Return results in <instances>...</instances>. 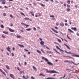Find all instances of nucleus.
<instances>
[{
	"label": "nucleus",
	"mask_w": 79,
	"mask_h": 79,
	"mask_svg": "<svg viewBox=\"0 0 79 79\" xmlns=\"http://www.w3.org/2000/svg\"><path fill=\"white\" fill-rule=\"evenodd\" d=\"M75 8H77V6L76 5H75Z\"/></svg>",
	"instance_id": "nucleus-62"
},
{
	"label": "nucleus",
	"mask_w": 79,
	"mask_h": 79,
	"mask_svg": "<svg viewBox=\"0 0 79 79\" xmlns=\"http://www.w3.org/2000/svg\"><path fill=\"white\" fill-rule=\"evenodd\" d=\"M22 73H23V74H24L25 73H24V71L23 70L22 71Z\"/></svg>",
	"instance_id": "nucleus-64"
},
{
	"label": "nucleus",
	"mask_w": 79,
	"mask_h": 79,
	"mask_svg": "<svg viewBox=\"0 0 79 79\" xmlns=\"http://www.w3.org/2000/svg\"><path fill=\"white\" fill-rule=\"evenodd\" d=\"M21 15H22V16H26V15H24V14L23 13V12H21L20 13Z\"/></svg>",
	"instance_id": "nucleus-28"
},
{
	"label": "nucleus",
	"mask_w": 79,
	"mask_h": 79,
	"mask_svg": "<svg viewBox=\"0 0 79 79\" xmlns=\"http://www.w3.org/2000/svg\"><path fill=\"white\" fill-rule=\"evenodd\" d=\"M24 19L25 20H29V21H32V20L31 19H29V18H27L26 17L24 18Z\"/></svg>",
	"instance_id": "nucleus-12"
},
{
	"label": "nucleus",
	"mask_w": 79,
	"mask_h": 79,
	"mask_svg": "<svg viewBox=\"0 0 79 79\" xmlns=\"http://www.w3.org/2000/svg\"><path fill=\"white\" fill-rule=\"evenodd\" d=\"M54 50V51H55V52H56V53H58L59 55H60L61 54L59 52H58L56 50V49H53Z\"/></svg>",
	"instance_id": "nucleus-19"
},
{
	"label": "nucleus",
	"mask_w": 79,
	"mask_h": 79,
	"mask_svg": "<svg viewBox=\"0 0 79 79\" xmlns=\"http://www.w3.org/2000/svg\"><path fill=\"white\" fill-rule=\"evenodd\" d=\"M64 45H65V46H66V47H67V48L68 49H69V50H71V49H70L69 47V46L67 45H66V44H64Z\"/></svg>",
	"instance_id": "nucleus-13"
},
{
	"label": "nucleus",
	"mask_w": 79,
	"mask_h": 79,
	"mask_svg": "<svg viewBox=\"0 0 79 79\" xmlns=\"http://www.w3.org/2000/svg\"><path fill=\"white\" fill-rule=\"evenodd\" d=\"M68 31H69V32H71L72 33H73V31H72L71 30L69 29H68Z\"/></svg>",
	"instance_id": "nucleus-23"
},
{
	"label": "nucleus",
	"mask_w": 79,
	"mask_h": 79,
	"mask_svg": "<svg viewBox=\"0 0 79 79\" xmlns=\"http://www.w3.org/2000/svg\"><path fill=\"white\" fill-rule=\"evenodd\" d=\"M16 37H17V38H21V36L19 35H17Z\"/></svg>",
	"instance_id": "nucleus-32"
},
{
	"label": "nucleus",
	"mask_w": 79,
	"mask_h": 79,
	"mask_svg": "<svg viewBox=\"0 0 79 79\" xmlns=\"http://www.w3.org/2000/svg\"><path fill=\"white\" fill-rule=\"evenodd\" d=\"M70 0H68L67 1V3H68V4H70Z\"/></svg>",
	"instance_id": "nucleus-31"
},
{
	"label": "nucleus",
	"mask_w": 79,
	"mask_h": 79,
	"mask_svg": "<svg viewBox=\"0 0 79 79\" xmlns=\"http://www.w3.org/2000/svg\"><path fill=\"white\" fill-rule=\"evenodd\" d=\"M58 42H59L60 43L61 42V40H60V39H58Z\"/></svg>",
	"instance_id": "nucleus-41"
},
{
	"label": "nucleus",
	"mask_w": 79,
	"mask_h": 79,
	"mask_svg": "<svg viewBox=\"0 0 79 79\" xmlns=\"http://www.w3.org/2000/svg\"><path fill=\"white\" fill-rule=\"evenodd\" d=\"M39 39L41 41H42V39H41L40 38Z\"/></svg>",
	"instance_id": "nucleus-57"
},
{
	"label": "nucleus",
	"mask_w": 79,
	"mask_h": 79,
	"mask_svg": "<svg viewBox=\"0 0 79 79\" xmlns=\"http://www.w3.org/2000/svg\"><path fill=\"white\" fill-rule=\"evenodd\" d=\"M49 79H55V78H53V77H49Z\"/></svg>",
	"instance_id": "nucleus-44"
},
{
	"label": "nucleus",
	"mask_w": 79,
	"mask_h": 79,
	"mask_svg": "<svg viewBox=\"0 0 79 79\" xmlns=\"http://www.w3.org/2000/svg\"><path fill=\"white\" fill-rule=\"evenodd\" d=\"M65 74L64 75V77H61L60 78V79H62V78H64V77H65Z\"/></svg>",
	"instance_id": "nucleus-45"
},
{
	"label": "nucleus",
	"mask_w": 79,
	"mask_h": 79,
	"mask_svg": "<svg viewBox=\"0 0 79 79\" xmlns=\"http://www.w3.org/2000/svg\"><path fill=\"white\" fill-rule=\"evenodd\" d=\"M3 33H4V34H8V31H3Z\"/></svg>",
	"instance_id": "nucleus-25"
},
{
	"label": "nucleus",
	"mask_w": 79,
	"mask_h": 79,
	"mask_svg": "<svg viewBox=\"0 0 79 79\" xmlns=\"http://www.w3.org/2000/svg\"><path fill=\"white\" fill-rule=\"evenodd\" d=\"M10 18H13V16L12 15H10Z\"/></svg>",
	"instance_id": "nucleus-37"
},
{
	"label": "nucleus",
	"mask_w": 79,
	"mask_h": 79,
	"mask_svg": "<svg viewBox=\"0 0 79 79\" xmlns=\"http://www.w3.org/2000/svg\"><path fill=\"white\" fill-rule=\"evenodd\" d=\"M26 77H27V78L26 77H25V76L24 75H23V79H28V78H29V76H28V75H27L26 76Z\"/></svg>",
	"instance_id": "nucleus-4"
},
{
	"label": "nucleus",
	"mask_w": 79,
	"mask_h": 79,
	"mask_svg": "<svg viewBox=\"0 0 79 79\" xmlns=\"http://www.w3.org/2000/svg\"><path fill=\"white\" fill-rule=\"evenodd\" d=\"M36 52L38 53H40V54H41V52L40 51H39V50H36Z\"/></svg>",
	"instance_id": "nucleus-24"
},
{
	"label": "nucleus",
	"mask_w": 79,
	"mask_h": 79,
	"mask_svg": "<svg viewBox=\"0 0 79 79\" xmlns=\"http://www.w3.org/2000/svg\"><path fill=\"white\" fill-rule=\"evenodd\" d=\"M18 46L19 47H22L23 48H24V45H23V44H18Z\"/></svg>",
	"instance_id": "nucleus-6"
},
{
	"label": "nucleus",
	"mask_w": 79,
	"mask_h": 79,
	"mask_svg": "<svg viewBox=\"0 0 79 79\" xmlns=\"http://www.w3.org/2000/svg\"><path fill=\"white\" fill-rule=\"evenodd\" d=\"M67 10L68 11H70V8H68L67 9Z\"/></svg>",
	"instance_id": "nucleus-36"
},
{
	"label": "nucleus",
	"mask_w": 79,
	"mask_h": 79,
	"mask_svg": "<svg viewBox=\"0 0 79 79\" xmlns=\"http://www.w3.org/2000/svg\"><path fill=\"white\" fill-rule=\"evenodd\" d=\"M6 50L8 51V52H11V49L10 48V47L8 46V47L6 48Z\"/></svg>",
	"instance_id": "nucleus-2"
},
{
	"label": "nucleus",
	"mask_w": 79,
	"mask_h": 79,
	"mask_svg": "<svg viewBox=\"0 0 79 79\" xmlns=\"http://www.w3.org/2000/svg\"><path fill=\"white\" fill-rule=\"evenodd\" d=\"M73 56H75V57H79V56L76 55H72Z\"/></svg>",
	"instance_id": "nucleus-20"
},
{
	"label": "nucleus",
	"mask_w": 79,
	"mask_h": 79,
	"mask_svg": "<svg viewBox=\"0 0 79 79\" xmlns=\"http://www.w3.org/2000/svg\"><path fill=\"white\" fill-rule=\"evenodd\" d=\"M5 8H8V7L6 6H4Z\"/></svg>",
	"instance_id": "nucleus-53"
},
{
	"label": "nucleus",
	"mask_w": 79,
	"mask_h": 79,
	"mask_svg": "<svg viewBox=\"0 0 79 79\" xmlns=\"http://www.w3.org/2000/svg\"><path fill=\"white\" fill-rule=\"evenodd\" d=\"M26 31H31V28H28L26 29Z\"/></svg>",
	"instance_id": "nucleus-27"
},
{
	"label": "nucleus",
	"mask_w": 79,
	"mask_h": 79,
	"mask_svg": "<svg viewBox=\"0 0 79 79\" xmlns=\"http://www.w3.org/2000/svg\"><path fill=\"white\" fill-rule=\"evenodd\" d=\"M46 72L48 73H58L59 74V73H58L55 70H50L49 71L48 69H46Z\"/></svg>",
	"instance_id": "nucleus-1"
},
{
	"label": "nucleus",
	"mask_w": 79,
	"mask_h": 79,
	"mask_svg": "<svg viewBox=\"0 0 79 79\" xmlns=\"http://www.w3.org/2000/svg\"><path fill=\"white\" fill-rule=\"evenodd\" d=\"M13 26V24L12 23L10 24V26Z\"/></svg>",
	"instance_id": "nucleus-63"
},
{
	"label": "nucleus",
	"mask_w": 79,
	"mask_h": 79,
	"mask_svg": "<svg viewBox=\"0 0 79 79\" xmlns=\"http://www.w3.org/2000/svg\"><path fill=\"white\" fill-rule=\"evenodd\" d=\"M17 69L18 70H19V71H20V70L19 69V67H17Z\"/></svg>",
	"instance_id": "nucleus-48"
},
{
	"label": "nucleus",
	"mask_w": 79,
	"mask_h": 79,
	"mask_svg": "<svg viewBox=\"0 0 79 79\" xmlns=\"http://www.w3.org/2000/svg\"><path fill=\"white\" fill-rule=\"evenodd\" d=\"M42 46L43 47H46V46L44 45V44H43L42 45Z\"/></svg>",
	"instance_id": "nucleus-47"
},
{
	"label": "nucleus",
	"mask_w": 79,
	"mask_h": 79,
	"mask_svg": "<svg viewBox=\"0 0 79 79\" xmlns=\"http://www.w3.org/2000/svg\"><path fill=\"white\" fill-rule=\"evenodd\" d=\"M3 15L4 16H6V14L5 13H3Z\"/></svg>",
	"instance_id": "nucleus-35"
},
{
	"label": "nucleus",
	"mask_w": 79,
	"mask_h": 79,
	"mask_svg": "<svg viewBox=\"0 0 79 79\" xmlns=\"http://www.w3.org/2000/svg\"><path fill=\"white\" fill-rule=\"evenodd\" d=\"M50 17L51 18H54V16L53 15H50Z\"/></svg>",
	"instance_id": "nucleus-43"
},
{
	"label": "nucleus",
	"mask_w": 79,
	"mask_h": 79,
	"mask_svg": "<svg viewBox=\"0 0 79 79\" xmlns=\"http://www.w3.org/2000/svg\"><path fill=\"white\" fill-rule=\"evenodd\" d=\"M12 56H14V54L13 53H12L11 54Z\"/></svg>",
	"instance_id": "nucleus-58"
},
{
	"label": "nucleus",
	"mask_w": 79,
	"mask_h": 79,
	"mask_svg": "<svg viewBox=\"0 0 79 79\" xmlns=\"http://www.w3.org/2000/svg\"><path fill=\"white\" fill-rule=\"evenodd\" d=\"M2 4H3V5H5V4L6 3L5 2V1H2Z\"/></svg>",
	"instance_id": "nucleus-33"
},
{
	"label": "nucleus",
	"mask_w": 79,
	"mask_h": 79,
	"mask_svg": "<svg viewBox=\"0 0 79 79\" xmlns=\"http://www.w3.org/2000/svg\"><path fill=\"white\" fill-rule=\"evenodd\" d=\"M56 48L58 49V50H60V51H61V52H64V51H63V50L60 49V48H59V47H58V46H56Z\"/></svg>",
	"instance_id": "nucleus-5"
},
{
	"label": "nucleus",
	"mask_w": 79,
	"mask_h": 79,
	"mask_svg": "<svg viewBox=\"0 0 79 79\" xmlns=\"http://www.w3.org/2000/svg\"><path fill=\"white\" fill-rule=\"evenodd\" d=\"M52 30V31H54V32H55L56 33H57V34H58V31H57L56 30H55L54 29H53V28H52L51 29Z\"/></svg>",
	"instance_id": "nucleus-8"
},
{
	"label": "nucleus",
	"mask_w": 79,
	"mask_h": 79,
	"mask_svg": "<svg viewBox=\"0 0 79 79\" xmlns=\"http://www.w3.org/2000/svg\"><path fill=\"white\" fill-rule=\"evenodd\" d=\"M33 68L35 70V71H37V68H36L34 66H33Z\"/></svg>",
	"instance_id": "nucleus-22"
},
{
	"label": "nucleus",
	"mask_w": 79,
	"mask_h": 79,
	"mask_svg": "<svg viewBox=\"0 0 79 79\" xmlns=\"http://www.w3.org/2000/svg\"><path fill=\"white\" fill-rule=\"evenodd\" d=\"M5 0H0V2H5Z\"/></svg>",
	"instance_id": "nucleus-40"
},
{
	"label": "nucleus",
	"mask_w": 79,
	"mask_h": 79,
	"mask_svg": "<svg viewBox=\"0 0 79 79\" xmlns=\"http://www.w3.org/2000/svg\"><path fill=\"white\" fill-rule=\"evenodd\" d=\"M69 61L67 60H65V61H64V62H68V63H69Z\"/></svg>",
	"instance_id": "nucleus-49"
},
{
	"label": "nucleus",
	"mask_w": 79,
	"mask_h": 79,
	"mask_svg": "<svg viewBox=\"0 0 79 79\" xmlns=\"http://www.w3.org/2000/svg\"><path fill=\"white\" fill-rule=\"evenodd\" d=\"M45 61H46L48 62V59H47L45 58Z\"/></svg>",
	"instance_id": "nucleus-39"
},
{
	"label": "nucleus",
	"mask_w": 79,
	"mask_h": 79,
	"mask_svg": "<svg viewBox=\"0 0 79 79\" xmlns=\"http://www.w3.org/2000/svg\"><path fill=\"white\" fill-rule=\"evenodd\" d=\"M55 2L56 3H58V2L56 0Z\"/></svg>",
	"instance_id": "nucleus-61"
},
{
	"label": "nucleus",
	"mask_w": 79,
	"mask_h": 79,
	"mask_svg": "<svg viewBox=\"0 0 79 79\" xmlns=\"http://www.w3.org/2000/svg\"><path fill=\"white\" fill-rule=\"evenodd\" d=\"M9 30L10 32H15V31H14V30H13L10 28H9Z\"/></svg>",
	"instance_id": "nucleus-7"
},
{
	"label": "nucleus",
	"mask_w": 79,
	"mask_h": 79,
	"mask_svg": "<svg viewBox=\"0 0 79 79\" xmlns=\"http://www.w3.org/2000/svg\"><path fill=\"white\" fill-rule=\"evenodd\" d=\"M33 4L34 5V6H35V5H36V4L35 3H33Z\"/></svg>",
	"instance_id": "nucleus-59"
},
{
	"label": "nucleus",
	"mask_w": 79,
	"mask_h": 79,
	"mask_svg": "<svg viewBox=\"0 0 79 79\" xmlns=\"http://www.w3.org/2000/svg\"><path fill=\"white\" fill-rule=\"evenodd\" d=\"M21 24H22V25H24V26H28V27H29V25H27L26 24L23 23H21Z\"/></svg>",
	"instance_id": "nucleus-9"
},
{
	"label": "nucleus",
	"mask_w": 79,
	"mask_h": 79,
	"mask_svg": "<svg viewBox=\"0 0 79 79\" xmlns=\"http://www.w3.org/2000/svg\"><path fill=\"white\" fill-rule=\"evenodd\" d=\"M2 38H4V39H5V38H6V37L5 36H3V35H2Z\"/></svg>",
	"instance_id": "nucleus-38"
},
{
	"label": "nucleus",
	"mask_w": 79,
	"mask_h": 79,
	"mask_svg": "<svg viewBox=\"0 0 79 79\" xmlns=\"http://www.w3.org/2000/svg\"><path fill=\"white\" fill-rule=\"evenodd\" d=\"M1 28H2V29L4 28V26H3V25L2 24L1 25Z\"/></svg>",
	"instance_id": "nucleus-34"
},
{
	"label": "nucleus",
	"mask_w": 79,
	"mask_h": 79,
	"mask_svg": "<svg viewBox=\"0 0 79 79\" xmlns=\"http://www.w3.org/2000/svg\"><path fill=\"white\" fill-rule=\"evenodd\" d=\"M46 48L47 49H48V50H50V49L49 48H48V47H46Z\"/></svg>",
	"instance_id": "nucleus-60"
},
{
	"label": "nucleus",
	"mask_w": 79,
	"mask_h": 79,
	"mask_svg": "<svg viewBox=\"0 0 79 79\" xmlns=\"http://www.w3.org/2000/svg\"><path fill=\"white\" fill-rule=\"evenodd\" d=\"M71 29H72V30H74V31H76V28L75 27H74V28L72 27Z\"/></svg>",
	"instance_id": "nucleus-21"
},
{
	"label": "nucleus",
	"mask_w": 79,
	"mask_h": 79,
	"mask_svg": "<svg viewBox=\"0 0 79 79\" xmlns=\"http://www.w3.org/2000/svg\"><path fill=\"white\" fill-rule=\"evenodd\" d=\"M0 70L1 71V72H2V73L4 74V75L5 76H6V74H5V72H4L3 71H2V70L1 69H0Z\"/></svg>",
	"instance_id": "nucleus-15"
},
{
	"label": "nucleus",
	"mask_w": 79,
	"mask_h": 79,
	"mask_svg": "<svg viewBox=\"0 0 79 79\" xmlns=\"http://www.w3.org/2000/svg\"><path fill=\"white\" fill-rule=\"evenodd\" d=\"M10 77H11L13 79H15V76H14V75H13V74H10Z\"/></svg>",
	"instance_id": "nucleus-3"
},
{
	"label": "nucleus",
	"mask_w": 79,
	"mask_h": 79,
	"mask_svg": "<svg viewBox=\"0 0 79 79\" xmlns=\"http://www.w3.org/2000/svg\"><path fill=\"white\" fill-rule=\"evenodd\" d=\"M60 26H61L62 27H63V26H64V23H61L60 24Z\"/></svg>",
	"instance_id": "nucleus-11"
},
{
	"label": "nucleus",
	"mask_w": 79,
	"mask_h": 79,
	"mask_svg": "<svg viewBox=\"0 0 79 79\" xmlns=\"http://www.w3.org/2000/svg\"><path fill=\"white\" fill-rule=\"evenodd\" d=\"M19 64L20 66H21V64H20V63H19Z\"/></svg>",
	"instance_id": "nucleus-56"
},
{
	"label": "nucleus",
	"mask_w": 79,
	"mask_h": 79,
	"mask_svg": "<svg viewBox=\"0 0 79 79\" xmlns=\"http://www.w3.org/2000/svg\"><path fill=\"white\" fill-rule=\"evenodd\" d=\"M47 63L48 64H49V65H51V66H52V65H53V64L50 62H48Z\"/></svg>",
	"instance_id": "nucleus-10"
},
{
	"label": "nucleus",
	"mask_w": 79,
	"mask_h": 79,
	"mask_svg": "<svg viewBox=\"0 0 79 79\" xmlns=\"http://www.w3.org/2000/svg\"><path fill=\"white\" fill-rule=\"evenodd\" d=\"M52 52H51V51H47L46 52L47 53H51Z\"/></svg>",
	"instance_id": "nucleus-51"
},
{
	"label": "nucleus",
	"mask_w": 79,
	"mask_h": 79,
	"mask_svg": "<svg viewBox=\"0 0 79 79\" xmlns=\"http://www.w3.org/2000/svg\"><path fill=\"white\" fill-rule=\"evenodd\" d=\"M33 29L34 31H36V28L35 27H33Z\"/></svg>",
	"instance_id": "nucleus-54"
},
{
	"label": "nucleus",
	"mask_w": 79,
	"mask_h": 79,
	"mask_svg": "<svg viewBox=\"0 0 79 79\" xmlns=\"http://www.w3.org/2000/svg\"><path fill=\"white\" fill-rule=\"evenodd\" d=\"M67 7L68 8H70V5H67Z\"/></svg>",
	"instance_id": "nucleus-30"
},
{
	"label": "nucleus",
	"mask_w": 79,
	"mask_h": 79,
	"mask_svg": "<svg viewBox=\"0 0 79 79\" xmlns=\"http://www.w3.org/2000/svg\"><path fill=\"white\" fill-rule=\"evenodd\" d=\"M39 76H44V77L45 76V75L44 74H42V73H40L39 74Z\"/></svg>",
	"instance_id": "nucleus-18"
},
{
	"label": "nucleus",
	"mask_w": 79,
	"mask_h": 79,
	"mask_svg": "<svg viewBox=\"0 0 79 79\" xmlns=\"http://www.w3.org/2000/svg\"><path fill=\"white\" fill-rule=\"evenodd\" d=\"M30 13L31 14L32 16H34V14L33 12H30Z\"/></svg>",
	"instance_id": "nucleus-29"
},
{
	"label": "nucleus",
	"mask_w": 79,
	"mask_h": 79,
	"mask_svg": "<svg viewBox=\"0 0 79 79\" xmlns=\"http://www.w3.org/2000/svg\"><path fill=\"white\" fill-rule=\"evenodd\" d=\"M42 58L43 60H45L46 58L44 57H42Z\"/></svg>",
	"instance_id": "nucleus-42"
},
{
	"label": "nucleus",
	"mask_w": 79,
	"mask_h": 79,
	"mask_svg": "<svg viewBox=\"0 0 79 79\" xmlns=\"http://www.w3.org/2000/svg\"><path fill=\"white\" fill-rule=\"evenodd\" d=\"M40 44L42 45H43L44 44V42L43 41H41L40 42Z\"/></svg>",
	"instance_id": "nucleus-16"
},
{
	"label": "nucleus",
	"mask_w": 79,
	"mask_h": 79,
	"mask_svg": "<svg viewBox=\"0 0 79 79\" xmlns=\"http://www.w3.org/2000/svg\"><path fill=\"white\" fill-rule=\"evenodd\" d=\"M31 79H34V78L33 76H31Z\"/></svg>",
	"instance_id": "nucleus-52"
},
{
	"label": "nucleus",
	"mask_w": 79,
	"mask_h": 79,
	"mask_svg": "<svg viewBox=\"0 0 79 79\" xmlns=\"http://www.w3.org/2000/svg\"><path fill=\"white\" fill-rule=\"evenodd\" d=\"M19 71L20 72V73H19L20 74H22V71H20V70Z\"/></svg>",
	"instance_id": "nucleus-50"
},
{
	"label": "nucleus",
	"mask_w": 79,
	"mask_h": 79,
	"mask_svg": "<svg viewBox=\"0 0 79 79\" xmlns=\"http://www.w3.org/2000/svg\"><path fill=\"white\" fill-rule=\"evenodd\" d=\"M65 52L66 53H67L68 54H74V53L70 52H68L66 51H65Z\"/></svg>",
	"instance_id": "nucleus-17"
},
{
	"label": "nucleus",
	"mask_w": 79,
	"mask_h": 79,
	"mask_svg": "<svg viewBox=\"0 0 79 79\" xmlns=\"http://www.w3.org/2000/svg\"><path fill=\"white\" fill-rule=\"evenodd\" d=\"M25 51V52H29V50L26 49H24Z\"/></svg>",
	"instance_id": "nucleus-46"
},
{
	"label": "nucleus",
	"mask_w": 79,
	"mask_h": 79,
	"mask_svg": "<svg viewBox=\"0 0 79 79\" xmlns=\"http://www.w3.org/2000/svg\"><path fill=\"white\" fill-rule=\"evenodd\" d=\"M69 63H70V64H72V63H73V64H75V65H77V64H74V62L71 61L70 62L69 61Z\"/></svg>",
	"instance_id": "nucleus-14"
},
{
	"label": "nucleus",
	"mask_w": 79,
	"mask_h": 79,
	"mask_svg": "<svg viewBox=\"0 0 79 79\" xmlns=\"http://www.w3.org/2000/svg\"><path fill=\"white\" fill-rule=\"evenodd\" d=\"M41 6H45V5H44L43 4H42Z\"/></svg>",
	"instance_id": "nucleus-55"
},
{
	"label": "nucleus",
	"mask_w": 79,
	"mask_h": 79,
	"mask_svg": "<svg viewBox=\"0 0 79 79\" xmlns=\"http://www.w3.org/2000/svg\"><path fill=\"white\" fill-rule=\"evenodd\" d=\"M6 67L7 69H10V67H9V66H8V65H6Z\"/></svg>",
	"instance_id": "nucleus-26"
}]
</instances>
